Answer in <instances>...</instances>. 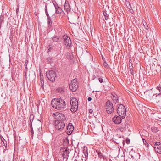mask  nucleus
Here are the masks:
<instances>
[{"instance_id": "obj_1", "label": "nucleus", "mask_w": 161, "mask_h": 161, "mask_svg": "<svg viewBox=\"0 0 161 161\" xmlns=\"http://www.w3.org/2000/svg\"><path fill=\"white\" fill-rule=\"evenodd\" d=\"M55 119L54 125L56 131H62L65 126V123L64 121L66 118L64 115L61 113L55 112L53 114Z\"/></svg>"}, {"instance_id": "obj_2", "label": "nucleus", "mask_w": 161, "mask_h": 161, "mask_svg": "<svg viewBox=\"0 0 161 161\" xmlns=\"http://www.w3.org/2000/svg\"><path fill=\"white\" fill-rule=\"evenodd\" d=\"M51 104L53 108L57 110H64L67 107L66 100L61 97L53 99Z\"/></svg>"}, {"instance_id": "obj_3", "label": "nucleus", "mask_w": 161, "mask_h": 161, "mask_svg": "<svg viewBox=\"0 0 161 161\" xmlns=\"http://www.w3.org/2000/svg\"><path fill=\"white\" fill-rule=\"evenodd\" d=\"M117 112L119 116L122 119L125 118L126 114V110L125 107L121 104H119L117 106Z\"/></svg>"}, {"instance_id": "obj_4", "label": "nucleus", "mask_w": 161, "mask_h": 161, "mask_svg": "<svg viewBox=\"0 0 161 161\" xmlns=\"http://www.w3.org/2000/svg\"><path fill=\"white\" fill-rule=\"evenodd\" d=\"M70 104L71 106L70 110L71 112H76L78 108V102L75 97H72L71 98Z\"/></svg>"}, {"instance_id": "obj_5", "label": "nucleus", "mask_w": 161, "mask_h": 161, "mask_svg": "<svg viewBox=\"0 0 161 161\" xmlns=\"http://www.w3.org/2000/svg\"><path fill=\"white\" fill-rule=\"evenodd\" d=\"M46 76L47 79L51 81L54 82L56 77V74L55 71L53 70H49L46 72Z\"/></svg>"}, {"instance_id": "obj_6", "label": "nucleus", "mask_w": 161, "mask_h": 161, "mask_svg": "<svg viewBox=\"0 0 161 161\" xmlns=\"http://www.w3.org/2000/svg\"><path fill=\"white\" fill-rule=\"evenodd\" d=\"M64 39V44L67 48L70 49L71 46L72 42L70 37L66 35H64L62 37Z\"/></svg>"}, {"instance_id": "obj_7", "label": "nucleus", "mask_w": 161, "mask_h": 161, "mask_svg": "<svg viewBox=\"0 0 161 161\" xmlns=\"http://www.w3.org/2000/svg\"><path fill=\"white\" fill-rule=\"evenodd\" d=\"M106 109L108 114H110L114 112V107L112 103L108 100L106 103Z\"/></svg>"}, {"instance_id": "obj_8", "label": "nucleus", "mask_w": 161, "mask_h": 161, "mask_svg": "<svg viewBox=\"0 0 161 161\" xmlns=\"http://www.w3.org/2000/svg\"><path fill=\"white\" fill-rule=\"evenodd\" d=\"M77 82V79H74L71 82L70 84L69 85V88L73 92L76 91L78 88V86Z\"/></svg>"}, {"instance_id": "obj_9", "label": "nucleus", "mask_w": 161, "mask_h": 161, "mask_svg": "<svg viewBox=\"0 0 161 161\" xmlns=\"http://www.w3.org/2000/svg\"><path fill=\"white\" fill-rule=\"evenodd\" d=\"M69 148L66 147H63L61 148V149L60 150V152L61 153L62 152H63L62 157L63 160L65 158H68L69 156Z\"/></svg>"}, {"instance_id": "obj_10", "label": "nucleus", "mask_w": 161, "mask_h": 161, "mask_svg": "<svg viewBox=\"0 0 161 161\" xmlns=\"http://www.w3.org/2000/svg\"><path fill=\"white\" fill-rule=\"evenodd\" d=\"M55 9V13L58 14H65V13L63 10L62 9L58 6L57 3L55 2V3H53Z\"/></svg>"}, {"instance_id": "obj_11", "label": "nucleus", "mask_w": 161, "mask_h": 161, "mask_svg": "<svg viewBox=\"0 0 161 161\" xmlns=\"http://www.w3.org/2000/svg\"><path fill=\"white\" fill-rule=\"evenodd\" d=\"M154 148L156 152L161 154V143L159 142H155L154 145Z\"/></svg>"}, {"instance_id": "obj_12", "label": "nucleus", "mask_w": 161, "mask_h": 161, "mask_svg": "<svg viewBox=\"0 0 161 161\" xmlns=\"http://www.w3.org/2000/svg\"><path fill=\"white\" fill-rule=\"evenodd\" d=\"M160 95V94H159V93L157 95L154 94L152 96V100L156 103L159 102L161 101Z\"/></svg>"}, {"instance_id": "obj_13", "label": "nucleus", "mask_w": 161, "mask_h": 161, "mask_svg": "<svg viewBox=\"0 0 161 161\" xmlns=\"http://www.w3.org/2000/svg\"><path fill=\"white\" fill-rule=\"evenodd\" d=\"M74 130V126L71 123H69L67 126V133L68 135H70L72 133Z\"/></svg>"}, {"instance_id": "obj_14", "label": "nucleus", "mask_w": 161, "mask_h": 161, "mask_svg": "<svg viewBox=\"0 0 161 161\" xmlns=\"http://www.w3.org/2000/svg\"><path fill=\"white\" fill-rule=\"evenodd\" d=\"M120 116H114L113 118V121L116 124H120L122 121V119Z\"/></svg>"}, {"instance_id": "obj_15", "label": "nucleus", "mask_w": 161, "mask_h": 161, "mask_svg": "<svg viewBox=\"0 0 161 161\" xmlns=\"http://www.w3.org/2000/svg\"><path fill=\"white\" fill-rule=\"evenodd\" d=\"M64 9L68 14L69 12L70 11V5L69 4V1L67 0H66L65 1V4L64 5Z\"/></svg>"}, {"instance_id": "obj_16", "label": "nucleus", "mask_w": 161, "mask_h": 161, "mask_svg": "<svg viewBox=\"0 0 161 161\" xmlns=\"http://www.w3.org/2000/svg\"><path fill=\"white\" fill-rule=\"evenodd\" d=\"M52 40L54 42H59L62 40V37L59 36H54L52 38Z\"/></svg>"}, {"instance_id": "obj_17", "label": "nucleus", "mask_w": 161, "mask_h": 161, "mask_svg": "<svg viewBox=\"0 0 161 161\" xmlns=\"http://www.w3.org/2000/svg\"><path fill=\"white\" fill-rule=\"evenodd\" d=\"M111 97L112 99L113 102L114 103L116 104L118 102V97H117V96L115 94V95H112Z\"/></svg>"}, {"instance_id": "obj_18", "label": "nucleus", "mask_w": 161, "mask_h": 161, "mask_svg": "<svg viewBox=\"0 0 161 161\" xmlns=\"http://www.w3.org/2000/svg\"><path fill=\"white\" fill-rule=\"evenodd\" d=\"M126 125H120L118 128V130H120L121 132H124L126 130Z\"/></svg>"}, {"instance_id": "obj_19", "label": "nucleus", "mask_w": 161, "mask_h": 161, "mask_svg": "<svg viewBox=\"0 0 161 161\" xmlns=\"http://www.w3.org/2000/svg\"><path fill=\"white\" fill-rule=\"evenodd\" d=\"M46 16L47 18L48 25V27H49L52 24L51 19V17H50L49 14L46 15Z\"/></svg>"}, {"instance_id": "obj_20", "label": "nucleus", "mask_w": 161, "mask_h": 161, "mask_svg": "<svg viewBox=\"0 0 161 161\" xmlns=\"http://www.w3.org/2000/svg\"><path fill=\"white\" fill-rule=\"evenodd\" d=\"M96 152L98 155V157H99V158H100L101 159V158L104 159V156L103 155L102 153H101V152H100V151L98 150H97Z\"/></svg>"}, {"instance_id": "obj_21", "label": "nucleus", "mask_w": 161, "mask_h": 161, "mask_svg": "<svg viewBox=\"0 0 161 161\" xmlns=\"http://www.w3.org/2000/svg\"><path fill=\"white\" fill-rule=\"evenodd\" d=\"M152 89H151V90H148L147 91H146L147 92H148V96H149V97H150V98H151L152 99V96L154 94H153V92L152 90Z\"/></svg>"}, {"instance_id": "obj_22", "label": "nucleus", "mask_w": 161, "mask_h": 161, "mask_svg": "<svg viewBox=\"0 0 161 161\" xmlns=\"http://www.w3.org/2000/svg\"><path fill=\"white\" fill-rule=\"evenodd\" d=\"M126 5L129 9L130 12L131 13H133V11L132 9V8H131V6L130 5V4L129 3V2H128L126 3Z\"/></svg>"}, {"instance_id": "obj_23", "label": "nucleus", "mask_w": 161, "mask_h": 161, "mask_svg": "<svg viewBox=\"0 0 161 161\" xmlns=\"http://www.w3.org/2000/svg\"><path fill=\"white\" fill-rule=\"evenodd\" d=\"M142 23L145 29L146 30H148V26L145 21L144 20L143 21Z\"/></svg>"}, {"instance_id": "obj_24", "label": "nucleus", "mask_w": 161, "mask_h": 161, "mask_svg": "<svg viewBox=\"0 0 161 161\" xmlns=\"http://www.w3.org/2000/svg\"><path fill=\"white\" fill-rule=\"evenodd\" d=\"M151 130L154 133H156L158 131V130L157 128L154 127H151Z\"/></svg>"}, {"instance_id": "obj_25", "label": "nucleus", "mask_w": 161, "mask_h": 161, "mask_svg": "<svg viewBox=\"0 0 161 161\" xmlns=\"http://www.w3.org/2000/svg\"><path fill=\"white\" fill-rule=\"evenodd\" d=\"M34 118V115L33 114H31L30 116V123L32 124V122L33 121V119Z\"/></svg>"}, {"instance_id": "obj_26", "label": "nucleus", "mask_w": 161, "mask_h": 161, "mask_svg": "<svg viewBox=\"0 0 161 161\" xmlns=\"http://www.w3.org/2000/svg\"><path fill=\"white\" fill-rule=\"evenodd\" d=\"M57 90L59 93H62L64 92L63 89L62 88H57Z\"/></svg>"}, {"instance_id": "obj_27", "label": "nucleus", "mask_w": 161, "mask_h": 161, "mask_svg": "<svg viewBox=\"0 0 161 161\" xmlns=\"http://www.w3.org/2000/svg\"><path fill=\"white\" fill-rule=\"evenodd\" d=\"M103 14L105 16V18L106 20H107L108 19V15L107 14L106 12H103Z\"/></svg>"}, {"instance_id": "obj_28", "label": "nucleus", "mask_w": 161, "mask_h": 161, "mask_svg": "<svg viewBox=\"0 0 161 161\" xmlns=\"http://www.w3.org/2000/svg\"><path fill=\"white\" fill-rule=\"evenodd\" d=\"M4 16H1L0 17V24H2L3 22Z\"/></svg>"}, {"instance_id": "obj_29", "label": "nucleus", "mask_w": 161, "mask_h": 161, "mask_svg": "<svg viewBox=\"0 0 161 161\" xmlns=\"http://www.w3.org/2000/svg\"><path fill=\"white\" fill-rule=\"evenodd\" d=\"M30 127L31 133V135H33V133H34V132H33V128H32V124L30 123Z\"/></svg>"}, {"instance_id": "obj_30", "label": "nucleus", "mask_w": 161, "mask_h": 161, "mask_svg": "<svg viewBox=\"0 0 161 161\" xmlns=\"http://www.w3.org/2000/svg\"><path fill=\"white\" fill-rule=\"evenodd\" d=\"M142 140L143 141V142L144 144L147 147H148L149 144H148L146 140L142 138Z\"/></svg>"}, {"instance_id": "obj_31", "label": "nucleus", "mask_w": 161, "mask_h": 161, "mask_svg": "<svg viewBox=\"0 0 161 161\" xmlns=\"http://www.w3.org/2000/svg\"><path fill=\"white\" fill-rule=\"evenodd\" d=\"M47 4H46V5L45 6V13L46 14V15H47V14H49L48 13V11H47Z\"/></svg>"}, {"instance_id": "obj_32", "label": "nucleus", "mask_w": 161, "mask_h": 161, "mask_svg": "<svg viewBox=\"0 0 161 161\" xmlns=\"http://www.w3.org/2000/svg\"><path fill=\"white\" fill-rule=\"evenodd\" d=\"M27 67H25V78H26L27 76Z\"/></svg>"}, {"instance_id": "obj_33", "label": "nucleus", "mask_w": 161, "mask_h": 161, "mask_svg": "<svg viewBox=\"0 0 161 161\" xmlns=\"http://www.w3.org/2000/svg\"><path fill=\"white\" fill-rule=\"evenodd\" d=\"M62 159H63V158L62 157H61L60 158L55 159V161H62Z\"/></svg>"}, {"instance_id": "obj_34", "label": "nucleus", "mask_w": 161, "mask_h": 161, "mask_svg": "<svg viewBox=\"0 0 161 161\" xmlns=\"http://www.w3.org/2000/svg\"><path fill=\"white\" fill-rule=\"evenodd\" d=\"M120 141L118 140H116V141H114V142L117 144H120V139H119Z\"/></svg>"}, {"instance_id": "obj_35", "label": "nucleus", "mask_w": 161, "mask_h": 161, "mask_svg": "<svg viewBox=\"0 0 161 161\" xmlns=\"http://www.w3.org/2000/svg\"><path fill=\"white\" fill-rule=\"evenodd\" d=\"M132 68H130V73L132 75H134V71L133 69H132Z\"/></svg>"}, {"instance_id": "obj_36", "label": "nucleus", "mask_w": 161, "mask_h": 161, "mask_svg": "<svg viewBox=\"0 0 161 161\" xmlns=\"http://www.w3.org/2000/svg\"><path fill=\"white\" fill-rule=\"evenodd\" d=\"M119 138L120 139L121 142H122L123 143V145H124L125 143V141L124 140H123L121 137H119Z\"/></svg>"}, {"instance_id": "obj_37", "label": "nucleus", "mask_w": 161, "mask_h": 161, "mask_svg": "<svg viewBox=\"0 0 161 161\" xmlns=\"http://www.w3.org/2000/svg\"><path fill=\"white\" fill-rule=\"evenodd\" d=\"M41 82H40V85L41 86H43L44 85V81L43 80V79H42V80H41Z\"/></svg>"}, {"instance_id": "obj_38", "label": "nucleus", "mask_w": 161, "mask_h": 161, "mask_svg": "<svg viewBox=\"0 0 161 161\" xmlns=\"http://www.w3.org/2000/svg\"><path fill=\"white\" fill-rule=\"evenodd\" d=\"M156 88L158 90L160 93H161V87L160 86H159L157 87Z\"/></svg>"}, {"instance_id": "obj_39", "label": "nucleus", "mask_w": 161, "mask_h": 161, "mask_svg": "<svg viewBox=\"0 0 161 161\" xmlns=\"http://www.w3.org/2000/svg\"><path fill=\"white\" fill-rule=\"evenodd\" d=\"M40 79L41 80H42V79H43V74L42 73H41L40 72Z\"/></svg>"}, {"instance_id": "obj_40", "label": "nucleus", "mask_w": 161, "mask_h": 161, "mask_svg": "<svg viewBox=\"0 0 161 161\" xmlns=\"http://www.w3.org/2000/svg\"><path fill=\"white\" fill-rule=\"evenodd\" d=\"M130 140L129 139L127 138L126 139V143L127 144H129L130 143Z\"/></svg>"}, {"instance_id": "obj_41", "label": "nucleus", "mask_w": 161, "mask_h": 161, "mask_svg": "<svg viewBox=\"0 0 161 161\" xmlns=\"http://www.w3.org/2000/svg\"><path fill=\"white\" fill-rule=\"evenodd\" d=\"M28 60H26L25 62V67H27V64H28Z\"/></svg>"}, {"instance_id": "obj_42", "label": "nucleus", "mask_w": 161, "mask_h": 161, "mask_svg": "<svg viewBox=\"0 0 161 161\" xmlns=\"http://www.w3.org/2000/svg\"><path fill=\"white\" fill-rule=\"evenodd\" d=\"M98 80L99 81V82L101 83H102L103 82V80L102 78H98Z\"/></svg>"}, {"instance_id": "obj_43", "label": "nucleus", "mask_w": 161, "mask_h": 161, "mask_svg": "<svg viewBox=\"0 0 161 161\" xmlns=\"http://www.w3.org/2000/svg\"><path fill=\"white\" fill-rule=\"evenodd\" d=\"M3 142L4 146H5V147H6V146L7 145V142L6 141H5V142H4V141H3Z\"/></svg>"}, {"instance_id": "obj_44", "label": "nucleus", "mask_w": 161, "mask_h": 161, "mask_svg": "<svg viewBox=\"0 0 161 161\" xmlns=\"http://www.w3.org/2000/svg\"><path fill=\"white\" fill-rule=\"evenodd\" d=\"M107 65H108V64L107 63L105 62L104 63V66L105 67H106L107 66Z\"/></svg>"}, {"instance_id": "obj_45", "label": "nucleus", "mask_w": 161, "mask_h": 161, "mask_svg": "<svg viewBox=\"0 0 161 161\" xmlns=\"http://www.w3.org/2000/svg\"><path fill=\"white\" fill-rule=\"evenodd\" d=\"M92 98L91 97H88V101H90L92 100Z\"/></svg>"}, {"instance_id": "obj_46", "label": "nucleus", "mask_w": 161, "mask_h": 161, "mask_svg": "<svg viewBox=\"0 0 161 161\" xmlns=\"http://www.w3.org/2000/svg\"><path fill=\"white\" fill-rule=\"evenodd\" d=\"M93 112V110L92 109H90L89 110V112L90 113H92Z\"/></svg>"}, {"instance_id": "obj_47", "label": "nucleus", "mask_w": 161, "mask_h": 161, "mask_svg": "<svg viewBox=\"0 0 161 161\" xmlns=\"http://www.w3.org/2000/svg\"><path fill=\"white\" fill-rule=\"evenodd\" d=\"M19 7L18 8H17L16 9V13H17V12H18V11H19Z\"/></svg>"}, {"instance_id": "obj_48", "label": "nucleus", "mask_w": 161, "mask_h": 161, "mask_svg": "<svg viewBox=\"0 0 161 161\" xmlns=\"http://www.w3.org/2000/svg\"><path fill=\"white\" fill-rule=\"evenodd\" d=\"M51 49V48H50L49 49H48V52H49L50 51Z\"/></svg>"}, {"instance_id": "obj_49", "label": "nucleus", "mask_w": 161, "mask_h": 161, "mask_svg": "<svg viewBox=\"0 0 161 161\" xmlns=\"http://www.w3.org/2000/svg\"><path fill=\"white\" fill-rule=\"evenodd\" d=\"M3 139H2L1 138V140H2V141L3 142V140H4V138H3Z\"/></svg>"}, {"instance_id": "obj_50", "label": "nucleus", "mask_w": 161, "mask_h": 161, "mask_svg": "<svg viewBox=\"0 0 161 161\" xmlns=\"http://www.w3.org/2000/svg\"><path fill=\"white\" fill-rule=\"evenodd\" d=\"M3 139H2L1 138V140H2V141L3 142V140H4V138H3Z\"/></svg>"}, {"instance_id": "obj_51", "label": "nucleus", "mask_w": 161, "mask_h": 161, "mask_svg": "<svg viewBox=\"0 0 161 161\" xmlns=\"http://www.w3.org/2000/svg\"><path fill=\"white\" fill-rule=\"evenodd\" d=\"M2 24H0V29L1 28V25H2Z\"/></svg>"}, {"instance_id": "obj_52", "label": "nucleus", "mask_w": 161, "mask_h": 161, "mask_svg": "<svg viewBox=\"0 0 161 161\" xmlns=\"http://www.w3.org/2000/svg\"><path fill=\"white\" fill-rule=\"evenodd\" d=\"M86 154H87V156H88V153H87Z\"/></svg>"}, {"instance_id": "obj_53", "label": "nucleus", "mask_w": 161, "mask_h": 161, "mask_svg": "<svg viewBox=\"0 0 161 161\" xmlns=\"http://www.w3.org/2000/svg\"><path fill=\"white\" fill-rule=\"evenodd\" d=\"M131 157H132V158H133V156H131Z\"/></svg>"}, {"instance_id": "obj_54", "label": "nucleus", "mask_w": 161, "mask_h": 161, "mask_svg": "<svg viewBox=\"0 0 161 161\" xmlns=\"http://www.w3.org/2000/svg\"><path fill=\"white\" fill-rule=\"evenodd\" d=\"M85 156H86V154H85Z\"/></svg>"}]
</instances>
